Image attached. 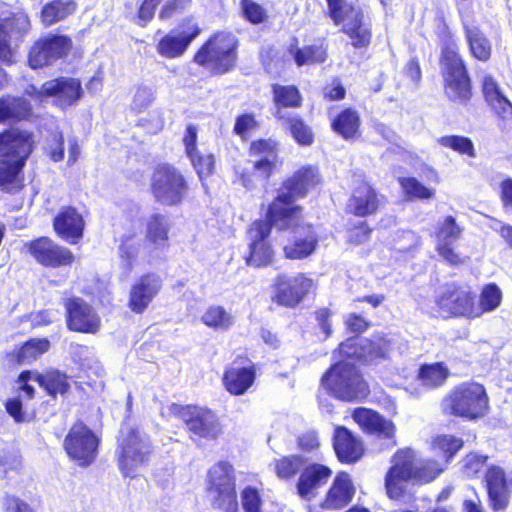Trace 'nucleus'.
<instances>
[{
    "mask_svg": "<svg viewBox=\"0 0 512 512\" xmlns=\"http://www.w3.org/2000/svg\"><path fill=\"white\" fill-rule=\"evenodd\" d=\"M35 118L36 114L29 99L9 93L0 96V124L32 122Z\"/></svg>",
    "mask_w": 512,
    "mask_h": 512,
    "instance_id": "473e14b6",
    "label": "nucleus"
},
{
    "mask_svg": "<svg viewBox=\"0 0 512 512\" xmlns=\"http://www.w3.org/2000/svg\"><path fill=\"white\" fill-rule=\"evenodd\" d=\"M170 224L167 217L159 212L152 213L145 223V241L154 249H167L170 246Z\"/></svg>",
    "mask_w": 512,
    "mask_h": 512,
    "instance_id": "ea45409f",
    "label": "nucleus"
},
{
    "mask_svg": "<svg viewBox=\"0 0 512 512\" xmlns=\"http://www.w3.org/2000/svg\"><path fill=\"white\" fill-rule=\"evenodd\" d=\"M333 476V470L327 464L318 461L304 464L296 481L297 495L308 502L314 500Z\"/></svg>",
    "mask_w": 512,
    "mask_h": 512,
    "instance_id": "393cba45",
    "label": "nucleus"
},
{
    "mask_svg": "<svg viewBox=\"0 0 512 512\" xmlns=\"http://www.w3.org/2000/svg\"><path fill=\"white\" fill-rule=\"evenodd\" d=\"M327 4V17L335 26H342L346 23L348 13L354 10V5L346 0H325Z\"/></svg>",
    "mask_w": 512,
    "mask_h": 512,
    "instance_id": "6e6d98bb",
    "label": "nucleus"
},
{
    "mask_svg": "<svg viewBox=\"0 0 512 512\" xmlns=\"http://www.w3.org/2000/svg\"><path fill=\"white\" fill-rule=\"evenodd\" d=\"M78 8L75 0H51L40 11V20L46 27L73 15Z\"/></svg>",
    "mask_w": 512,
    "mask_h": 512,
    "instance_id": "c03bdc74",
    "label": "nucleus"
},
{
    "mask_svg": "<svg viewBox=\"0 0 512 512\" xmlns=\"http://www.w3.org/2000/svg\"><path fill=\"white\" fill-rule=\"evenodd\" d=\"M340 31L347 37L348 44L360 53L366 52L373 43L372 23L365 20L361 9L355 11L354 15L341 26Z\"/></svg>",
    "mask_w": 512,
    "mask_h": 512,
    "instance_id": "72a5a7b5",
    "label": "nucleus"
},
{
    "mask_svg": "<svg viewBox=\"0 0 512 512\" xmlns=\"http://www.w3.org/2000/svg\"><path fill=\"white\" fill-rule=\"evenodd\" d=\"M27 94L36 100L53 98L55 106L60 109H66L82 98L84 92L82 83L78 78L59 76L45 81L40 89L34 85H30Z\"/></svg>",
    "mask_w": 512,
    "mask_h": 512,
    "instance_id": "dca6fc26",
    "label": "nucleus"
},
{
    "mask_svg": "<svg viewBox=\"0 0 512 512\" xmlns=\"http://www.w3.org/2000/svg\"><path fill=\"white\" fill-rule=\"evenodd\" d=\"M390 461L391 466L384 476V488L388 499L398 505H412L416 501L414 493L407 490V483H430L444 470L435 459L417 463L415 451L408 447L396 450Z\"/></svg>",
    "mask_w": 512,
    "mask_h": 512,
    "instance_id": "f03ea898",
    "label": "nucleus"
},
{
    "mask_svg": "<svg viewBox=\"0 0 512 512\" xmlns=\"http://www.w3.org/2000/svg\"><path fill=\"white\" fill-rule=\"evenodd\" d=\"M322 182L319 168L312 164L300 166L281 181L275 196L266 207L264 218L252 221L247 228L248 250L244 256L246 265L264 268L275 261L272 229L285 231L291 227L301 212V205L297 204V200L307 197Z\"/></svg>",
    "mask_w": 512,
    "mask_h": 512,
    "instance_id": "f257e3e1",
    "label": "nucleus"
},
{
    "mask_svg": "<svg viewBox=\"0 0 512 512\" xmlns=\"http://www.w3.org/2000/svg\"><path fill=\"white\" fill-rule=\"evenodd\" d=\"M152 453L153 445L149 435L127 417L117 437V466L122 476L134 478L138 468L148 464Z\"/></svg>",
    "mask_w": 512,
    "mask_h": 512,
    "instance_id": "423d86ee",
    "label": "nucleus"
},
{
    "mask_svg": "<svg viewBox=\"0 0 512 512\" xmlns=\"http://www.w3.org/2000/svg\"><path fill=\"white\" fill-rule=\"evenodd\" d=\"M487 103L500 119L508 120L512 118V103L504 94Z\"/></svg>",
    "mask_w": 512,
    "mask_h": 512,
    "instance_id": "774afa93",
    "label": "nucleus"
},
{
    "mask_svg": "<svg viewBox=\"0 0 512 512\" xmlns=\"http://www.w3.org/2000/svg\"><path fill=\"white\" fill-rule=\"evenodd\" d=\"M346 330L355 335H361L369 329L371 322L357 313H350L344 321Z\"/></svg>",
    "mask_w": 512,
    "mask_h": 512,
    "instance_id": "338daca9",
    "label": "nucleus"
},
{
    "mask_svg": "<svg viewBox=\"0 0 512 512\" xmlns=\"http://www.w3.org/2000/svg\"><path fill=\"white\" fill-rule=\"evenodd\" d=\"M332 447L338 462L345 465L356 464L366 451L362 439L342 425L334 428Z\"/></svg>",
    "mask_w": 512,
    "mask_h": 512,
    "instance_id": "c756f323",
    "label": "nucleus"
},
{
    "mask_svg": "<svg viewBox=\"0 0 512 512\" xmlns=\"http://www.w3.org/2000/svg\"><path fill=\"white\" fill-rule=\"evenodd\" d=\"M391 350L392 340L388 335L375 332L364 340L352 356L361 364L370 365L388 359Z\"/></svg>",
    "mask_w": 512,
    "mask_h": 512,
    "instance_id": "c9c22d12",
    "label": "nucleus"
},
{
    "mask_svg": "<svg viewBox=\"0 0 512 512\" xmlns=\"http://www.w3.org/2000/svg\"><path fill=\"white\" fill-rule=\"evenodd\" d=\"M50 341L47 338H30L21 346L7 354L12 365H21L38 359L50 349Z\"/></svg>",
    "mask_w": 512,
    "mask_h": 512,
    "instance_id": "79ce46f5",
    "label": "nucleus"
},
{
    "mask_svg": "<svg viewBox=\"0 0 512 512\" xmlns=\"http://www.w3.org/2000/svg\"><path fill=\"white\" fill-rule=\"evenodd\" d=\"M276 119L284 125L285 129L299 146L309 147L315 142L313 128L301 115H276Z\"/></svg>",
    "mask_w": 512,
    "mask_h": 512,
    "instance_id": "a19ab883",
    "label": "nucleus"
},
{
    "mask_svg": "<svg viewBox=\"0 0 512 512\" xmlns=\"http://www.w3.org/2000/svg\"><path fill=\"white\" fill-rule=\"evenodd\" d=\"M85 226L83 215L71 205L61 207L52 220L55 234L70 244L79 243L83 238Z\"/></svg>",
    "mask_w": 512,
    "mask_h": 512,
    "instance_id": "7c9ffc66",
    "label": "nucleus"
},
{
    "mask_svg": "<svg viewBox=\"0 0 512 512\" xmlns=\"http://www.w3.org/2000/svg\"><path fill=\"white\" fill-rule=\"evenodd\" d=\"M256 364L247 355H237L223 371L221 383L231 396H243L255 384Z\"/></svg>",
    "mask_w": 512,
    "mask_h": 512,
    "instance_id": "aec40b11",
    "label": "nucleus"
},
{
    "mask_svg": "<svg viewBox=\"0 0 512 512\" xmlns=\"http://www.w3.org/2000/svg\"><path fill=\"white\" fill-rule=\"evenodd\" d=\"M462 228L457 224L456 219L448 215L437 226L435 231V238L442 243H451L460 238Z\"/></svg>",
    "mask_w": 512,
    "mask_h": 512,
    "instance_id": "5fc2aeb1",
    "label": "nucleus"
},
{
    "mask_svg": "<svg viewBox=\"0 0 512 512\" xmlns=\"http://www.w3.org/2000/svg\"><path fill=\"white\" fill-rule=\"evenodd\" d=\"M192 1L193 0H167L159 10V19L167 21L176 15L184 13L191 6Z\"/></svg>",
    "mask_w": 512,
    "mask_h": 512,
    "instance_id": "e2e57ef3",
    "label": "nucleus"
},
{
    "mask_svg": "<svg viewBox=\"0 0 512 512\" xmlns=\"http://www.w3.org/2000/svg\"><path fill=\"white\" fill-rule=\"evenodd\" d=\"M356 493L353 479L346 471H339L319 502L323 511H339L347 507Z\"/></svg>",
    "mask_w": 512,
    "mask_h": 512,
    "instance_id": "c85d7f7f",
    "label": "nucleus"
},
{
    "mask_svg": "<svg viewBox=\"0 0 512 512\" xmlns=\"http://www.w3.org/2000/svg\"><path fill=\"white\" fill-rule=\"evenodd\" d=\"M487 460L488 457L486 455L470 452L462 459V472L468 478H474L482 471Z\"/></svg>",
    "mask_w": 512,
    "mask_h": 512,
    "instance_id": "bf43d9fd",
    "label": "nucleus"
},
{
    "mask_svg": "<svg viewBox=\"0 0 512 512\" xmlns=\"http://www.w3.org/2000/svg\"><path fill=\"white\" fill-rule=\"evenodd\" d=\"M440 146L449 148L460 155H466L470 158L476 156L473 141L462 135H445L437 139Z\"/></svg>",
    "mask_w": 512,
    "mask_h": 512,
    "instance_id": "603ef678",
    "label": "nucleus"
},
{
    "mask_svg": "<svg viewBox=\"0 0 512 512\" xmlns=\"http://www.w3.org/2000/svg\"><path fill=\"white\" fill-rule=\"evenodd\" d=\"M297 448L304 454L316 453L321 446L319 433L316 430H307L296 438Z\"/></svg>",
    "mask_w": 512,
    "mask_h": 512,
    "instance_id": "680f3d73",
    "label": "nucleus"
},
{
    "mask_svg": "<svg viewBox=\"0 0 512 512\" xmlns=\"http://www.w3.org/2000/svg\"><path fill=\"white\" fill-rule=\"evenodd\" d=\"M66 327L71 332L95 334L101 327V319L94 308L83 298L72 296L63 299Z\"/></svg>",
    "mask_w": 512,
    "mask_h": 512,
    "instance_id": "4be33fe9",
    "label": "nucleus"
},
{
    "mask_svg": "<svg viewBox=\"0 0 512 512\" xmlns=\"http://www.w3.org/2000/svg\"><path fill=\"white\" fill-rule=\"evenodd\" d=\"M73 49L72 38L64 34H48L37 39L30 47L27 62L33 69L49 66L59 59L66 58Z\"/></svg>",
    "mask_w": 512,
    "mask_h": 512,
    "instance_id": "a211bd4d",
    "label": "nucleus"
},
{
    "mask_svg": "<svg viewBox=\"0 0 512 512\" xmlns=\"http://www.w3.org/2000/svg\"><path fill=\"white\" fill-rule=\"evenodd\" d=\"M361 116L354 107H344L330 118L331 130L345 141L361 137Z\"/></svg>",
    "mask_w": 512,
    "mask_h": 512,
    "instance_id": "e433bc0d",
    "label": "nucleus"
},
{
    "mask_svg": "<svg viewBox=\"0 0 512 512\" xmlns=\"http://www.w3.org/2000/svg\"><path fill=\"white\" fill-rule=\"evenodd\" d=\"M305 459L299 454L281 456L273 461L275 475L282 481H291L300 474Z\"/></svg>",
    "mask_w": 512,
    "mask_h": 512,
    "instance_id": "49530a36",
    "label": "nucleus"
},
{
    "mask_svg": "<svg viewBox=\"0 0 512 512\" xmlns=\"http://www.w3.org/2000/svg\"><path fill=\"white\" fill-rule=\"evenodd\" d=\"M101 438L83 421H75L63 440V449L70 461L80 468L94 464L99 455Z\"/></svg>",
    "mask_w": 512,
    "mask_h": 512,
    "instance_id": "4468645a",
    "label": "nucleus"
},
{
    "mask_svg": "<svg viewBox=\"0 0 512 512\" xmlns=\"http://www.w3.org/2000/svg\"><path fill=\"white\" fill-rule=\"evenodd\" d=\"M322 98L328 102H338L346 98V88L339 77H333L321 89Z\"/></svg>",
    "mask_w": 512,
    "mask_h": 512,
    "instance_id": "0e129e2a",
    "label": "nucleus"
},
{
    "mask_svg": "<svg viewBox=\"0 0 512 512\" xmlns=\"http://www.w3.org/2000/svg\"><path fill=\"white\" fill-rule=\"evenodd\" d=\"M440 43L439 66L444 96L451 103L467 106L474 96L472 78L458 39L446 25Z\"/></svg>",
    "mask_w": 512,
    "mask_h": 512,
    "instance_id": "20e7f679",
    "label": "nucleus"
},
{
    "mask_svg": "<svg viewBox=\"0 0 512 512\" xmlns=\"http://www.w3.org/2000/svg\"><path fill=\"white\" fill-rule=\"evenodd\" d=\"M259 123L253 113H242L235 119L233 133L238 135L242 140H247L248 133L257 129Z\"/></svg>",
    "mask_w": 512,
    "mask_h": 512,
    "instance_id": "052dcab7",
    "label": "nucleus"
},
{
    "mask_svg": "<svg viewBox=\"0 0 512 512\" xmlns=\"http://www.w3.org/2000/svg\"><path fill=\"white\" fill-rule=\"evenodd\" d=\"M488 503L492 511H504L509 505V480L503 468L491 465L484 475Z\"/></svg>",
    "mask_w": 512,
    "mask_h": 512,
    "instance_id": "2f4dec72",
    "label": "nucleus"
},
{
    "mask_svg": "<svg viewBox=\"0 0 512 512\" xmlns=\"http://www.w3.org/2000/svg\"><path fill=\"white\" fill-rule=\"evenodd\" d=\"M385 203V196L365 176L354 181L347 198L345 211L348 215L367 218L377 214Z\"/></svg>",
    "mask_w": 512,
    "mask_h": 512,
    "instance_id": "6ab92c4d",
    "label": "nucleus"
},
{
    "mask_svg": "<svg viewBox=\"0 0 512 512\" xmlns=\"http://www.w3.org/2000/svg\"><path fill=\"white\" fill-rule=\"evenodd\" d=\"M440 409L446 417L475 422L489 413V396L482 384L474 381L462 382L444 395Z\"/></svg>",
    "mask_w": 512,
    "mask_h": 512,
    "instance_id": "39448f33",
    "label": "nucleus"
},
{
    "mask_svg": "<svg viewBox=\"0 0 512 512\" xmlns=\"http://www.w3.org/2000/svg\"><path fill=\"white\" fill-rule=\"evenodd\" d=\"M327 392L342 401L364 399L370 393L369 385L354 364L338 361L332 364L321 378Z\"/></svg>",
    "mask_w": 512,
    "mask_h": 512,
    "instance_id": "9d476101",
    "label": "nucleus"
},
{
    "mask_svg": "<svg viewBox=\"0 0 512 512\" xmlns=\"http://www.w3.org/2000/svg\"><path fill=\"white\" fill-rule=\"evenodd\" d=\"M272 102L276 115H283L285 109H299L303 106L304 98L301 90L295 84H271Z\"/></svg>",
    "mask_w": 512,
    "mask_h": 512,
    "instance_id": "58836bf2",
    "label": "nucleus"
},
{
    "mask_svg": "<svg viewBox=\"0 0 512 512\" xmlns=\"http://www.w3.org/2000/svg\"><path fill=\"white\" fill-rule=\"evenodd\" d=\"M241 500L245 512H261L262 499L257 488L252 486L243 488Z\"/></svg>",
    "mask_w": 512,
    "mask_h": 512,
    "instance_id": "69168bd1",
    "label": "nucleus"
},
{
    "mask_svg": "<svg viewBox=\"0 0 512 512\" xmlns=\"http://www.w3.org/2000/svg\"><path fill=\"white\" fill-rule=\"evenodd\" d=\"M238 38L230 31L213 32L195 51L192 61L211 75L233 71L238 60Z\"/></svg>",
    "mask_w": 512,
    "mask_h": 512,
    "instance_id": "0eeeda50",
    "label": "nucleus"
},
{
    "mask_svg": "<svg viewBox=\"0 0 512 512\" xmlns=\"http://www.w3.org/2000/svg\"><path fill=\"white\" fill-rule=\"evenodd\" d=\"M351 416L365 434L389 441L390 447L396 445V427L392 420L366 407L355 408Z\"/></svg>",
    "mask_w": 512,
    "mask_h": 512,
    "instance_id": "bb28decb",
    "label": "nucleus"
},
{
    "mask_svg": "<svg viewBox=\"0 0 512 512\" xmlns=\"http://www.w3.org/2000/svg\"><path fill=\"white\" fill-rule=\"evenodd\" d=\"M303 219V207L301 206L300 215L287 229L291 231V237L282 248L283 255L287 260H305L318 249L320 237L316 227L313 223L305 222Z\"/></svg>",
    "mask_w": 512,
    "mask_h": 512,
    "instance_id": "f3484780",
    "label": "nucleus"
},
{
    "mask_svg": "<svg viewBox=\"0 0 512 512\" xmlns=\"http://www.w3.org/2000/svg\"><path fill=\"white\" fill-rule=\"evenodd\" d=\"M65 138L60 130L49 132L43 146V153L52 162H61L65 156Z\"/></svg>",
    "mask_w": 512,
    "mask_h": 512,
    "instance_id": "864d4df0",
    "label": "nucleus"
},
{
    "mask_svg": "<svg viewBox=\"0 0 512 512\" xmlns=\"http://www.w3.org/2000/svg\"><path fill=\"white\" fill-rule=\"evenodd\" d=\"M240 6L244 19L253 25L262 24L268 18L265 8L253 0H240Z\"/></svg>",
    "mask_w": 512,
    "mask_h": 512,
    "instance_id": "4d7b16f0",
    "label": "nucleus"
},
{
    "mask_svg": "<svg viewBox=\"0 0 512 512\" xmlns=\"http://www.w3.org/2000/svg\"><path fill=\"white\" fill-rule=\"evenodd\" d=\"M434 303L438 316L445 319L474 320L473 288L461 281H450L440 286Z\"/></svg>",
    "mask_w": 512,
    "mask_h": 512,
    "instance_id": "ddd939ff",
    "label": "nucleus"
},
{
    "mask_svg": "<svg viewBox=\"0 0 512 512\" xmlns=\"http://www.w3.org/2000/svg\"><path fill=\"white\" fill-rule=\"evenodd\" d=\"M463 446L464 440L451 434H438L431 441L432 450L446 463L450 462Z\"/></svg>",
    "mask_w": 512,
    "mask_h": 512,
    "instance_id": "de8ad7c7",
    "label": "nucleus"
},
{
    "mask_svg": "<svg viewBox=\"0 0 512 512\" xmlns=\"http://www.w3.org/2000/svg\"><path fill=\"white\" fill-rule=\"evenodd\" d=\"M149 192L155 203L165 207L182 205L191 192L188 175L170 162L156 164L149 180Z\"/></svg>",
    "mask_w": 512,
    "mask_h": 512,
    "instance_id": "1a4fd4ad",
    "label": "nucleus"
},
{
    "mask_svg": "<svg viewBox=\"0 0 512 512\" xmlns=\"http://www.w3.org/2000/svg\"><path fill=\"white\" fill-rule=\"evenodd\" d=\"M398 183L409 200H430L435 197V190L422 184L416 177H399Z\"/></svg>",
    "mask_w": 512,
    "mask_h": 512,
    "instance_id": "3c124183",
    "label": "nucleus"
},
{
    "mask_svg": "<svg viewBox=\"0 0 512 512\" xmlns=\"http://www.w3.org/2000/svg\"><path fill=\"white\" fill-rule=\"evenodd\" d=\"M316 287V282L307 273L299 272L293 276L282 273L271 285V301L277 306L295 309L316 291Z\"/></svg>",
    "mask_w": 512,
    "mask_h": 512,
    "instance_id": "2eb2a0df",
    "label": "nucleus"
},
{
    "mask_svg": "<svg viewBox=\"0 0 512 512\" xmlns=\"http://www.w3.org/2000/svg\"><path fill=\"white\" fill-rule=\"evenodd\" d=\"M180 28L179 33H167L159 39L156 44V51L160 56L167 59H176L183 56L202 31L192 16L183 18Z\"/></svg>",
    "mask_w": 512,
    "mask_h": 512,
    "instance_id": "b1692460",
    "label": "nucleus"
},
{
    "mask_svg": "<svg viewBox=\"0 0 512 512\" xmlns=\"http://www.w3.org/2000/svg\"><path fill=\"white\" fill-rule=\"evenodd\" d=\"M168 410L172 417L184 424L190 435L216 441L223 434V425L217 412L207 406L172 403Z\"/></svg>",
    "mask_w": 512,
    "mask_h": 512,
    "instance_id": "f8f14e48",
    "label": "nucleus"
},
{
    "mask_svg": "<svg viewBox=\"0 0 512 512\" xmlns=\"http://www.w3.org/2000/svg\"><path fill=\"white\" fill-rule=\"evenodd\" d=\"M30 28V19L23 12H13L0 18V64L10 66L15 63L12 41H21Z\"/></svg>",
    "mask_w": 512,
    "mask_h": 512,
    "instance_id": "5701e85b",
    "label": "nucleus"
},
{
    "mask_svg": "<svg viewBox=\"0 0 512 512\" xmlns=\"http://www.w3.org/2000/svg\"><path fill=\"white\" fill-rule=\"evenodd\" d=\"M449 376V368L444 362L421 364L417 373V379L424 387L429 389H437L443 386Z\"/></svg>",
    "mask_w": 512,
    "mask_h": 512,
    "instance_id": "a18cd8bd",
    "label": "nucleus"
},
{
    "mask_svg": "<svg viewBox=\"0 0 512 512\" xmlns=\"http://www.w3.org/2000/svg\"><path fill=\"white\" fill-rule=\"evenodd\" d=\"M205 489L214 509L223 512L239 511L236 474L229 461L220 460L208 469Z\"/></svg>",
    "mask_w": 512,
    "mask_h": 512,
    "instance_id": "9b49d317",
    "label": "nucleus"
},
{
    "mask_svg": "<svg viewBox=\"0 0 512 512\" xmlns=\"http://www.w3.org/2000/svg\"><path fill=\"white\" fill-rule=\"evenodd\" d=\"M26 251L45 268L71 266L75 261L73 252L49 236H39L25 243Z\"/></svg>",
    "mask_w": 512,
    "mask_h": 512,
    "instance_id": "412c9836",
    "label": "nucleus"
},
{
    "mask_svg": "<svg viewBox=\"0 0 512 512\" xmlns=\"http://www.w3.org/2000/svg\"><path fill=\"white\" fill-rule=\"evenodd\" d=\"M34 381L53 399L58 395H66L71 388L68 375L52 367L41 372L34 371Z\"/></svg>",
    "mask_w": 512,
    "mask_h": 512,
    "instance_id": "4c0bfd02",
    "label": "nucleus"
},
{
    "mask_svg": "<svg viewBox=\"0 0 512 512\" xmlns=\"http://www.w3.org/2000/svg\"><path fill=\"white\" fill-rule=\"evenodd\" d=\"M501 302L502 291L494 282L483 285L479 295L473 290L474 319L480 318L485 313L496 310Z\"/></svg>",
    "mask_w": 512,
    "mask_h": 512,
    "instance_id": "37998d69",
    "label": "nucleus"
},
{
    "mask_svg": "<svg viewBox=\"0 0 512 512\" xmlns=\"http://www.w3.org/2000/svg\"><path fill=\"white\" fill-rule=\"evenodd\" d=\"M373 228L367 221H358L347 229V243L354 246L362 245L371 238Z\"/></svg>",
    "mask_w": 512,
    "mask_h": 512,
    "instance_id": "13d9d810",
    "label": "nucleus"
},
{
    "mask_svg": "<svg viewBox=\"0 0 512 512\" xmlns=\"http://www.w3.org/2000/svg\"><path fill=\"white\" fill-rule=\"evenodd\" d=\"M458 14L470 55L480 62H488L492 57V43L477 23L474 11L458 9Z\"/></svg>",
    "mask_w": 512,
    "mask_h": 512,
    "instance_id": "a878e982",
    "label": "nucleus"
},
{
    "mask_svg": "<svg viewBox=\"0 0 512 512\" xmlns=\"http://www.w3.org/2000/svg\"><path fill=\"white\" fill-rule=\"evenodd\" d=\"M35 144L32 131L14 127L0 131V191L16 195L24 190L23 170Z\"/></svg>",
    "mask_w": 512,
    "mask_h": 512,
    "instance_id": "7ed1b4c3",
    "label": "nucleus"
},
{
    "mask_svg": "<svg viewBox=\"0 0 512 512\" xmlns=\"http://www.w3.org/2000/svg\"><path fill=\"white\" fill-rule=\"evenodd\" d=\"M201 321L214 330H227L233 324V317L223 306L211 305L202 314Z\"/></svg>",
    "mask_w": 512,
    "mask_h": 512,
    "instance_id": "8fccbe9b",
    "label": "nucleus"
},
{
    "mask_svg": "<svg viewBox=\"0 0 512 512\" xmlns=\"http://www.w3.org/2000/svg\"><path fill=\"white\" fill-rule=\"evenodd\" d=\"M278 142L271 138L252 140L248 147L250 157L256 158L251 169L235 171L236 180L247 190H253L260 183L267 184L283 166V159L278 156Z\"/></svg>",
    "mask_w": 512,
    "mask_h": 512,
    "instance_id": "6e6552de",
    "label": "nucleus"
},
{
    "mask_svg": "<svg viewBox=\"0 0 512 512\" xmlns=\"http://www.w3.org/2000/svg\"><path fill=\"white\" fill-rule=\"evenodd\" d=\"M193 169L195 170L202 186L207 187L206 180L215 172V156L213 153H203L200 150L187 156Z\"/></svg>",
    "mask_w": 512,
    "mask_h": 512,
    "instance_id": "09e8293b",
    "label": "nucleus"
},
{
    "mask_svg": "<svg viewBox=\"0 0 512 512\" xmlns=\"http://www.w3.org/2000/svg\"><path fill=\"white\" fill-rule=\"evenodd\" d=\"M163 280L155 272H146L131 285L128 297V308L135 314L146 311L153 299L159 294Z\"/></svg>",
    "mask_w": 512,
    "mask_h": 512,
    "instance_id": "cd10ccee",
    "label": "nucleus"
},
{
    "mask_svg": "<svg viewBox=\"0 0 512 512\" xmlns=\"http://www.w3.org/2000/svg\"><path fill=\"white\" fill-rule=\"evenodd\" d=\"M287 53L297 67L320 65L329 57L328 43L324 38L317 43L300 46L299 39L293 37L287 47Z\"/></svg>",
    "mask_w": 512,
    "mask_h": 512,
    "instance_id": "f704fd0d",
    "label": "nucleus"
}]
</instances>
